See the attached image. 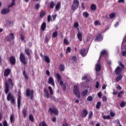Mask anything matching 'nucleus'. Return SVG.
Wrapping results in <instances>:
<instances>
[{
    "instance_id": "nucleus-17",
    "label": "nucleus",
    "mask_w": 126,
    "mask_h": 126,
    "mask_svg": "<svg viewBox=\"0 0 126 126\" xmlns=\"http://www.w3.org/2000/svg\"><path fill=\"white\" fill-rule=\"evenodd\" d=\"M48 84H51L52 86H55V82L54 81V79L52 77L49 78Z\"/></svg>"
},
{
    "instance_id": "nucleus-49",
    "label": "nucleus",
    "mask_w": 126,
    "mask_h": 126,
    "mask_svg": "<svg viewBox=\"0 0 126 126\" xmlns=\"http://www.w3.org/2000/svg\"><path fill=\"white\" fill-rule=\"evenodd\" d=\"M24 39H25V34H21V40L22 41H24Z\"/></svg>"
},
{
    "instance_id": "nucleus-58",
    "label": "nucleus",
    "mask_w": 126,
    "mask_h": 126,
    "mask_svg": "<svg viewBox=\"0 0 126 126\" xmlns=\"http://www.w3.org/2000/svg\"><path fill=\"white\" fill-rule=\"evenodd\" d=\"M3 126H8V124H7V122L6 120H4L3 122Z\"/></svg>"
},
{
    "instance_id": "nucleus-9",
    "label": "nucleus",
    "mask_w": 126,
    "mask_h": 126,
    "mask_svg": "<svg viewBox=\"0 0 126 126\" xmlns=\"http://www.w3.org/2000/svg\"><path fill=\"white\" fill-rule=\"evenodd\" d=\"M95 71L97 72L101 71V64L100 59L98 60L97 63L95 64Z\"/></svg>"
},
{
    "instance_id": "nucleus-46",
    "label": "nucleus",
    "mask_w": 126,
    "mask_h": 126,
    "mask_svg": "<svg viewBox=\"0 0 126 126\" xmlns=\"http://www.w3.org/2000/svg\"><path fill=\"white\" fill-rule=\"evenodd\" d=\"M103 118L104 120H110V119H111V116H110V115L103 116Z\"/></svg>"
},
{
    "instance_id": "nucleus-33",
    "label": "nucleus",
    "mask_w": 126,
    "mask_h": 126,
    "mask_svg": "<svg viewBox=\"0 0 126 126\" xmlns=\"http://www.w3.org/2000/svg\"><path fill=\"white\" fill-rule=\"evenodd\" d=\"M96 8H97V7L96 6V5H95L94 4H93L91 5V10L94 11V10H96Z\"/></svg>"
},
{
    "instance_id": "nucleus-1",
    "label": "nucleus",
    "mask_w": 126,
    "mask_h": 126,
    "mask_svg": "<svg viewBox=\"0 0 126 126\" xmlns=\"http://www.w3.org/2000/svg\"><path fill=\"white\" fill-rule=\"evenodd\" d=\"M7 100L8 101L11 100V103L13 105H15V98H14V96L11 94V93H9L7 95Z\"/></svg>"
},
{
    "instance_id": "nucleus-45",
    "label": "nucleus",
    "mask_w": 126,
    "mask_h": 126,
    "mask_svg": "<svg viewBox=\"0 0 126 126\" xmlns=\"http://www.w3.org/2000/svg\"><path fill=\"white\" fill-rule=\"evenodd\" d=\"M101 106V102H97L96 105V109H100V107Z\"/></svg>"
},
{
    "instance_id": "nucleus-32",
    "label": "nucleus",
    "mask_w": 126,
    "mask_h": 126,
    "mask_svg": "<svg viewBox=\"0 0 126 126\" xmlns=\"http://www.w3.org/2000/svg\"><path fill=\"white\" fill-rule=\"evenodd\" d=\"M125 94V91L124 90H123L122 91H120L119 93H118L117 95L118 98H121V97H122V94Z\"/></svg>"
},
{
    "instance_id": "nucleus-14",
    "label": "nucleus",
    "mask_w": 126,
    "mask_h": 126,
    "mask_svg": "<svg viewBox=\"0 0 126 126\" xmlns=\"http://www.w3.org/2000/svg\"><path fill=\"white\" fill-rule=\"evenodd\" d=\"M11 72V70L9 68H6L4 71V76L6 77V76H8Z\"/></svg>"
},
{
    "instance_id": "nucleus-61",
    "label": "nucleus",
    "mask_w": 126,
    "mask_h": 126,
    "mask_svg": "<svg viewBox=\"0 0 126 126\" xmlns=\"http://www.w3.org/2000/svg\"><path fill=\"white\" fill-rule=\"evenodd\" d=\"M94 25L97 26V25H100V22L99 21H95L94 22Z\"/></svg>"
},
{
    "instance_id": "nucleus-13",
    "label": "nucleus",
    "mask_w": 126,
    "mask_h": 126,
    "mask_svg": "<svg viewBox=\"0 0 126 126\" xmlns=\"http://www.w3.org/2000/svg\"><path fill=\"white\" fill-rule=\"evenodd\" d=\"M8 92H9V85H8V83H7V82H5V94H8Z\"/></svg>"
},
{
    "instance_id": "nucleus-52",
    "label": "nucleus",
    "mask_w": 126,
    "mask_h": 126,
    "mask_svg": "<svg viewBox=\"0 0 126 126\" xmlns=\"http://www.w3.org/2000/svg\"><path fill=\"white\" fill-rule=\"evenodd\" d=\"M87 100L88 101H91L92 100H93V97H92V96L90 95L87 97Z\"/></svg>"
},
{
    "instance_id": "nucleus-20",
    "label": "nucleus",
    "mask_w": 126,
    "mask_h": 126,
    "mask_svg": "<svg viewBox=\"0 0 126 126\" xmlns=\"http://www.w3.org/2000/svg\"><path fill=\"white\" fill-rule=\"evenodd\" d=\"M108 55V52H107V50H102V51L101 52V53H100V57H99V60H100V58H101V57H103V56H106V55Z\"/></svg>"
},
{
    "instance_id": "nucleus-31",
    "label": "nucleus",
    "mask_w": 126,
    "mask_h": 126,
    "mask_svg": "<svg viewBox=\"0 0 126 126\" xmlns=\"http://www.w3.org/2000/svg\"><path fill=\"white\" fill-rule=\"evenodd\" d=\"M122 78H123V76L122 75H119V76H118L116 78V82H119L120 80H122Z\"/></svg>"
},
{
    "instance_id": "nucleus-3",
    "label": "nucleus",
    "mask_w": 126,
    "mask_h": 126,
    "mask_svg": "<svg viewBox=\"0 0 126 126\" xmlns=\"http://www.w3.org/2000/svg\"><path fill=\"white\" fill-rule=\"evenodd\" d=\"M34 94V91L33 90H31L29 89H27L26 90V96L27 97H30V98L31 99V100H32V99H33V95Z\"/></svg>"
},
{
    "instance_id": "nucleus-54",
    "label": "nucleus",
    "mask_w": 126,
    "mask_h": 126,
    "mask_svg": "<svg viewBox=\"0 0 126 126\" xmlns=\"http://www.w3.org/2000/svg\"><path fill=\"white\" fill-rule=\"evenodd\" d=\"M52 122H53V123H56L57 122V117H53L52 119H51Z\"/></svg>"
},
{
    "instance_id": "nucleus-10",
    "label": "nucleus",
    "mask_w": 126,
    "mask_h": 126,
    "mask_svg": "<svg viewBox=\"0 0 126 126\" xmlns=\"http://www.w3.org/2000/svg\"><path fill=\"white\" fill-rule=\"evenodd\" d=\"M9 61L12 65H14L16 63V59H15L14 56L10 57Z\"/></svg>"
},
{
    "instance_id": "nucleus-15",
    "label": "nucleus",
    "mask_w": 126,
    "mask_h": 126,
    "mask_svg": "<svg viewBox=\"0 0 126 126\" xmlns=\"http://www.w3.org/2000/svg\"><path fill=\"white\" fill-rule=\"evenodd\" d=\"M10 11V10L9 9V8H3L1 11V14H7V13H9Z\"/></svg>"
},
{
    "instance_id": "nucleus-47",
    "label": "nucleus",
    "mask_w": 126,
    "mask_h": 126,
    "mask_svg": "<svg viewBox=\"0 0 126 126\" xmlns=\"http://www.w3.org/2000/svg\"><path fill=\"white\" fill-rule=\"evenodd\" d=\"M115 16H116V14H115L114 12L110 14V15H109V17H110V18H111V19H112V18H114V17H115Z\"/></svg>"
},
{
    "instance_id": "nucleus-26",
    "label": "nucleus",
    "mask_w": 126,
    "mask_h": 126,
    "mask_svg": "<svg viewBox=\"0 0 126 126\" xmlns=\"http://www.w3.org/2000/svg\"><path fill=\"white\" fill-rule=\"evenodd\" d=\"M77 37L80 42L82 41V33L81 32H78L77 34Z\"/></svg>"
},
{
    "instance_id": "nucleus-35",
    "label": "nucleus",
    "mask_w": 126,
    "mask_h": 126,
    "mask_svg": "<svg viewBox=\"0 0 126 126\" xmlns=\"http://www.w3.org/2000/svg\"><path fill=\"white\" fill-rule=\"evenodd\" d=\"M87 94H88V90H86L81 93V95L82 96H86Z\"/></svg>"
},
{
    "instance_id": "nucleus-63",
    "label": "nucleus",
    "mask_w": 126,
    "mask_h": 126,
    "mask_svg": "<svg viewBox=\"0 0 126 126\" xmlns=\"http://www.w3.org/2000/svg\"><path fill=\"white\" fill-rule=\"evenodd\" d=\"M42 126H48V125H47V123L45 122V121H43L42 122Z\"/></svg>"
},
{
    "instance_id": "nucleus-60",
    "label": "nucleus",
    "mask_w": 126,
    "mask_h": 126,
    "mask_svg": "<svg viewBox=\"0 0 126 126\" xmlns=\"http://www.w3.org/2000/svg\"><path fill=\"white\" fill-rule=\"evenodd\" d=\"M93 116V113L92 112V111H91L89 115V119H91V118H92Z\"/></svg>"
},
{
    "instance_id": "nucleus-42",
    "label": "nucleus",
    "mask_w": 126,
    "mask_h": 126,
    "mask_svg": "<svg viewBox=\"0 0 126 126\" xmlns=\"http://www.w3.org/2000/svg\"><path fill=\"white\" fill-rule=\"evenodd\" d=\"M126 105V102L125 101H123L121 103H120V107L121 108H124V107H125Z\"/></svg>"
},
{
    "instance_id": "nucleus-8",
    "label": "nucleus",
    "mask_w": 126,
    "mask_h": 126,
    "mask_svg": "<svg viewBox=\"0 0 126 126\" xmlns=\"http://www.w3.org/2000/svg\"><path fill=\"white\" fill-rule=\"evenodd\" d=\"M49 111L50 114H55V115H56V116H58V115H59V110H58V109L57 108L52 109L51 108H49Z\"/></svg>"
},
{
    "instance_id": "nucleus-44",
    "label": "nucleus",
    "mask_w": 126,
    "mask_h": 126,
    "mask_svg": "<svg viewBox=\"0 0 126 126\" xmlns=\"http://www.w3.org/2000/svg\"><path fill=\"white\" fill-rule=\"evenodd\" d=\"M83 15L84 17H85L86 18H87V17L89 16V14H88L87 12H85L83 13Z\"/></svg>"
},
{
    "instance_id": "nucleus-11",
    "label": "nucleus",
    "mask_w": 126,
    "mask_h": 126,
    "mask_svg": "<svg viewBox=\"0 0 126 126\" xmlns=\"http://www.w3.org/2000/svg\"><path fill=\"white\" fill-rule=\"evenodd\" d=\"M88 115V111L87 109H83L81 113L80 116L81 118H86V117Z\"/></svg>"
},
{
    "instance_id": "nucleus-29",
    "label": "nucleus",
    "mask_w": 126,
    "mask_h": 126,
    "mask_svg": "<svg viewBox=\"0 0 126 126\" xmlns=\"http://www.w3.org/2000/svg\"><path fill=\"white\" fill-rule=\"evenodd\" d=\"M64 65L63 64H61L59 66V69L61 71H64Z\"/></svg>"
},
{
    "instance_id": "nucleus-53",
    "label": "nucleus",
    "mask_w": 126,
    "mask_h": 126,
    "mask_svg": "<svg viewBox=\"0 0 126 126\" xmlns=\"http://www.w3.org/2000/svg\"><path fill=\"white\" fill-rule=\"evenodd\" d=\"M58 36V32H54L52 34L53 38H56Z\"/></svg>"
},
{
    "instance_id": "nucleus-27",
    "label": "nucleus",
    "mask_w": 126,
    "mask_h": 126,
    "mask_svg": "<svg viewBox=\"0 0 126 126\" xmlns=\"http://www.w3.org/2000/svg\"><path fill=\"white\" fill-rule=\"evenodd\" d=\"M23 75H24V77H25V79L27 80H28L29 79L28 75H27V73H26V71L24 70L23 71Z\"/></svg>"
},
{
    "instance_id": "nucleus-5",
    "label": "nucleus",
    "mask_w": 126,
    "mask_h": 126,
    "mask_svg": "<svg viewBox=\"0 0 126 126\" xmlns=\"http://www.w3.org/2000/svg\"><path fill=\"white\" fill-rule=\"evenodd\" d=\"M73 92L77 98H80V93H79V90H78V87L77 86H74L73 88Z\"/></svg>"
},
{
    "instance_id": "nucleus-4",
    "label": "nucleus",
    "mask_w": 126,
    "mask_h": 126,
    "mask_svg": "<svg viewBox=\"0 0 126 126\" xmlns=\"http://www.w3.org/2000/svg\"><path fill=\"white\" fill-rule=\"evenodd\" d=\"M17 103L18 108L20 109V105L21 104V92L20 91V90H19L18 92Z\"/></svg>"
},
{
    "instance_id": "nucleus-51",
    "label": "nucleus",
    "mask_w": 126,
    "mask_h": 126,
    "mask_svg": "<svg viewBox=\"0 0 126 126\" xmlns=\"http://www.w3.org/2000/svg\"><path fill=\"white\" fill-rule=\"evenodd\" d=\"M40 6H41V5H40V3H37L34 6V8H35L36 10H38L40 8Z\"/></svg>"
},
{
    "instance_id": "nucleus-41",
    "label": "nucleus",
    "mask_w": 126,
    "mask_h": 126,
    "mask_svg": "<svg viewBox=\"0 0 126 126\" xmlns=\"http://www.w3.org/2000/svg\"><path fill=\"white\" fill-rule=\"evenodd\" d=\"M8 83L10 84L11 87H13V83L12 82V79L11 78L8 79Z\"/></svg>"
},
{
    "instance_id": "nucleus-57",
    "label": "nucleus",
    "mask_w": 126,
    "mask_h": 126,
    "mask_svg": "<svg viewBox=\"0 0 126 126\" xmlns=\"http://www.w3.org/2000/svg\"><path fill=\"white\" fill-rule=\"evenodd\" d=\"M52 17L53 19V21H56V19L57 18V14H55L54 15H52Z\"/></svg>"
},
{
    "instance_id": "nucleus-25",
    "label": "nucleus",
    "mask_w": 126,
    "mask_h": 126,
    "mask_svg": "<svg viewBox=\"0 0 126 126\" xmlns=\"http://www.w3.org/2000/svg\"><path fill=\"white\" fill-rule=\"evenodd\" d=\"M60 8H61V2H57V4L55 6V10H56V11H58V10H59V9H60Z\"/></svg>"
},
{
    "instance_id": "nucleus-7",
    "label": "nucleus",
    "mask_w": 126,
    "mask_h": 126,
    "mask_svg": "<svg viewBox=\"0 0 126 126\" xmlns=\"http://www.w3.org/2000/svg\"><path fill=\"white\" fill-rule=\"evenodd\" d=\"M14 34L11 33L6 36V39L8 42H11V41L14 40Z\"/></svg>"
},
{
    "instance_id": "nucleus-34",
    "label": "nucleus",
    "mask_w": 126,
    "mask_h": 126,
    "mask_svg": "<svg viewBox=\"0 0 126 126\" xmlns=\"http://www.w3.org/2000/svg\"><path fill=\"white\" fill-rule=\"evenodd\" d=\"M44 58L45 62H46L47 63H50L51 61L50 60V58H49V57L45 56Z\"/></svg>"
},
{
    "instance_id": "nucleus-18",
    "label": "nucleus",
    "mask_w": 126,
    "mask_h": 126,
    "mask_svg": "<svg viewBox=\"0 0 126 126\" xmlns=\"http://www.w3.org/2000/svg\"><path fill=\"white\" fill-rule=\"evenodd\" d=\"M80 54L83 57H85V56H86V55H87V53H86V50L84 48L81 49L80 50Z\"/></svg>"
},
{
    "instance_id": "nucleus-50",
    "label": "nucleus",
    "mask_w": 126,
    "mask_h": 126,
    "mask_svg": "<svg viewBox=\"0 0 126 126\" xmlns=\"http://www.w3.org/2000/svg\"><path fill=\"white\" fill-rule=\"evenodd\" d=\"M47 21H48V22H51V21H52L51 15H49L48 16V17H47Z\"/></svg>"
},
{
    "instance_id": "nucleus-28",
    "label": "nucleus",
    "mask_w": 126,
    "mask_h": 126,
    "mask_svg": "<svg viewBox=\"0 0 126 126\" xmlns=\"http://www.w3.org/2000/svg\"><path fill=\"white\" fill-rule=\"evenodd\" d=\"M46 11H44V10H42L39 14V17L40 18H43V16H45V15H46Z\"/></svg>"
},
{
    "instance_id": "nucleus-21",
    "label": "nucleus",
    "mask_w": 126,
    "mask_h": 126,
    "mask_svg": "<svg viewBox=\"0 0 126 126\" xmlns=\"http://www.w3.org/2000/svg\"><path fill=\"white\" fill-rule=\"evenodd\" d=\"M50 39H51V35H46L45 36V38L44 39L45 43H46V44H48L49 43V41L50 40Z\"/></svg>"
},
{
    "instance_id": "nucleus-59",
    "label": "nucleus",
    "mask_w": 126,
    "mask_h": 126,
    "mask_svg": "<svg viewBox=\"0 0 126 126\" xmlns=\"http://www.w3.org/2000/svg\"><path fill=\"white\" fill-rule=\"evenodd\" d=\"M119 64L120 66H122V68H125V65L121 62H119Z\"/></svg>"
},
{
    "instance_id": "nucleus-55",
    "label": "nucleus",
    "mask_w": 126,
    "mask_h": 126,
    "mask_svg": "<svg viewBox=\"0 0 126 126\" xmlns=\"http://www.w3.org/2000/svg\"><path fill=\"white\" fill-rule=\"evenodd\" d=\"M79 26V24H78V22H76L74 24V28H77Z\"/></svg>"
},
{
    "instance_id": "nucleus-48",
    "label": "nucleus",
    "mask_w": 126,
    "mask_h": 126,
    "mask_svg": "<svg viewBox=\"0 0 126 126\" xmlns=\"http://www.w3.org/2000/svg\"><path fill=\"white\" fill-rule=\"evenodd\" d=\"M63 43L65 45H68V44H69V42H68V40L66 38L64 39Z\"/></svg>"
},
{
    "instance_id": "nucleus-12",
    "label": "nucleus",
    "mask_w": 126,
    "mask_h": 126,
    "mask_svg": "<svg viewBox=\"0 0 126 126\" xmlns=\"http://www.w3.org/2000/svg\"><path fill=\"white\" fill-rule=\"evenodd\" d=\"M115 73L117 75H119V74H121L122 72L123 71V69L121 68L120 66H118L115 69Z\"/></svg>"
},
{
    "instance_id": "nucleus-37",
    "label": "nucleus",
    "mask_w": 126,
    "mask_h": 126,
    "mask_svg": "<svg viewBox=\"0 0 126 126\" xmlns=\"http://www.w3.org/2000/svg\"><path fill=\"white\" fill-rule=\"evenodd\" d=\"M93 36L92 34H88L87 38V41L88 42L93 39Z\"/></svg>"
},
{
    "instance_id": "nucleus-64",
    "label": "nucleus",
    "mask_w": 126,
    "mask_h": 126,
    "mask_svg": "<svg viewBox=\"0 0 126 126\" xmlns=\"http://www.w3.org/2000/svg\"><path fill=\"white\" fill-rule=\"evenodd\" d=\"M122 56H123V57H126V51H123Z\"/></svg>"
},
{
    "instance_id": "nucleus-43",
    "label": "nucleus",
    "mask_w": 126,
    "mask_h": 126,
    "mask_svg": "<svg viewBox=\"0 0 126 126\" xmlns=\"http://www.w3.org/2000/svg\"><path fill=\"white\" fill-rule=\"evenodd\" d=\"M14 1H15V0H12V2L10 5L8 6V8H9L10 7H12L13 5H15V3L14 2Z\"/></svg>"
},
{
    "instance_id": "nucleus-36",
    "label": "nucleus",
    "mask_w": 126,
    "mask_h": 126,
    "mask_svg": "<svg viewBox=\"0 0 126 126\" xmlns=\"http://www.w3.org/2000/svg\"><path fill=\"white\" fill-rule=\"evenodd\" d=\"M10 122L12 123H14L15 120H14V115H11L10 117Z\"/></svg>"
},
{
    "instance_id": "nucleus-19",
    "label": "nucleus",
    "mask_w": 126,
    "mask_h": 126,
    "mask_svg": "<svg viewBox=\"0 0 126 126\" xmlns=\"http://www.w3.org/2000/svg\"><path fill=\"white\" fill-rule=\"evenodd\" d=\"M103 40V36L100 34H98L95 39V41H102Z\"/></svg>"
},
{
    "instance_id": "nucleus-6",
    "label": "nucleus",
    "mask_w": 126,
    "mask_h": 126,
    "mask_svg": "<svg viewBox=\"0 0 126 126\" xmlns=\"http://www.w3.org/2000/svg\"><path fill=\"white\" fill-rule=\"evenodd\" d=\"M20 61L23 64H26V59L23 53H21L20 55Z\"/></svg>"
},
{
    "instance_id": "nucleus-40",
    "label": "nucleus",
    "mask_w": 126,
    "mask_h": 126,
    "mask_svg": "<svg viewBox=\"0 0 126 126\" xmlns=\"http://www.w3.org/2000/svg\"><path fill=\"white\" fill-rule=\"evenodd\" d=\"M48 89L49 91V93L51 95H53L54 94V93L53 92V89L52 88V87L49 86L48 88Z\"/></svg>"
},
{
    "instance_id": "nucleus-23",
    "label": "nucleus",
    "mask_w": 126,
    "mask_h": 126,
    "mask_svg": "<svg viewBox=\"0 0 126 126\" xmlns=\"http://www.w3.org/2000/svg\"><path fill=\"white\" fill-rule=\"evenodd\" d=\"M22 114L24 118H26V115L27 114V109L26 108H24L22 111Z\"/></svg>"
},
{
    "instance_id": "nucleus-22",
    "label": "nucleus",
    "mask_w": 126,
    "mask_h": 126,
    "mask_svg": "<svg viewBox=\"0 0 126 126\" xmlns=\"http://www.w3.org/2000/svg\"><path fill=\"white\" fill-rule=\"evenodd\" d=\"M43 92L44 93L45 97H46L47 99H49L50 96L49 95V92L48 91V90H47L46 89H44Z\"/></svg>"
},
{
    "instance_id": "nucleus-38",
    "label": "nucleus",
    "mask_w": 126,
    "mask_h": 126,
    "mask_svg": "<svg viewBox=\"0 0 126 126\" xmlns=\"http://www.w3.org/2000/svg\"><path fill=\"white\" fill-rule=\"evenodd\" d=\"M29 118L30 121H31L32 123H33V122H34V116H33V115L30 114L29 115Z\"/></svg>"
},
{
    "instance_id": "nucleus-30",
    "label": "nucleus",
    "mask_w": 126,
    "mask_h": 126,
    "mask_svg": "<svg viewBox=\"0 0 126 126\" xmlns=\"http://www.w3.org/2000/svg\"><path fill=\"white\" fill-rule=\"evenodd\" d=\"M41 29L42 31H45V29H46V23L43 22L41 26Z\"/></svg>"
},
{
    "instance_id": "nucleus-39",
    "label": "nucleus",
    "mask_w": 126,
    "mask_h": 126,
    "mask_svg": "<svg viewBox=\"0 0 126 126\" xmlns=\"http://www.w3.org/2000/svg\"><path fill=\"white\" fill-rule=\"evenodd\" d=\"M25 52L27 56H30V49H29V48H26L25 50Z\"/></svg>"
},
{
    "instance_id": "nucleus-2",
    "label": "nucleus",
    "mask_w": 126,
    "mask_h": 126,
    "mask_svg": "<svg viewBox=\"0 0 126 126\" xmlns=\"http://www.w3.org/2000/svg\"><path fill=\"white\" fill-rule=\"evenodd\" d=\"M79 6V1L78 0H74L71 6L72 10H76Z\"/></svg>"
},
{
    "instance_id": "nucleus-16",
    "label": "nucleus",
    "mask_w": 126,
    "mask_h": 126,
    "mask_svg": "<svg viewBox=\"0 0 126 126\" xmlns=\"http://www.w3.org/2000/svg\"><path fill=\"white\" fill-rule=\"evenodd\" d=\"M56 76L57 77V79H58V82H60V85H61V86H63V81H61V75H60L59 73H57L56 74Z\"/></svg>"
},
{
    "instance_id": "nucleus-62",
    "label": "nucleus",
    "mask_w": 126,
    "mask_h": 126,
    "mask_svg": "<svg viewBox=\"0 0 126 126\" xmlns=\"http://www.w3.org/2000/svg\"><path fill=\"white\" fill-rule=\"evenodd\" d=\"M99 82L97 81L95 85V88H96V89H98V88H99Z\"/></svg>"
},
{
    "instance_id": "nucleus-56",
    "label": "nucleus",
    "mask_w": 126,
    "mask_h": 126,
    "mask_svg": "<svg viewBox=\"0 0 126 126\" xmlns=\"http://www.w3.org/2000/svg\"><path fill=\"white\" fill-rule=\"evenodd\" d=\"M70 51H71V49L70 47H67L66 53L67 54L68 53H70Z\"/></svg>"
},
{
    "instance_id": "nucleus-24",
    "label": "nucleus",
    "mask_w": 126,
    "mask_h": 126,
    "mask_svg": "<svg viewBox=\"0 0 126 126\" xmlns=\"http://www.w3.org/2000/svg\"><path fill=\"white\" fill-rule=\"evenodd\" d=\"M49 5L50 8L53 9L55 7V5H56V3L54 1H52L49 3Z\"/></svg>"
}]
</instances>
